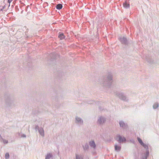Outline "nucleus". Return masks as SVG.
<instances>
[{
	"label": "nucleus",
	"instance_id": "1",
	"mask_svg": "<svg viewBox=\"0 0 159 159\" xmlns=\"http://www.w3.org/2000/svg\"><path fill=\"white\" fill-rule=\"evenodd\" d=\"M106 79H101L100 83L103 86L108 87H110L113 82V75L111 72H108L106 75Z\"/></svg>",
	"mask_w": 159,
	"mask_h": 159
},
{
	"label": "nucleus",
	"instance_id": "2",
	"mask_svg": "<svg viewBox=\"0 0 159 159\" xmlns=\"http://www.w3.org/2000/svg\"><path fill=\"white\" fill-rule=\"evenodd\" d=\"M137 139L138 142L140 143L141 145L143 146L145 149H146L147 150L146 152L144 154V156H143L142 159H147V157L148 156L149 154V152L148 150V145L144 143L142 140L140 138H138Z\"/></svg>",
	"mask_w": 159,
	"mask_h": 159
},
{
	"label": "nucleus",
	"instance_id": "3",
	"mask_svg": "<svg viewBox=\"0 0 159 159\" xmlns=\"http://www.w3.org/2000/svg\"><path fill=\"white\" fill-rule=\"evenodd\" d=\"M116 95L120 99L124 101L127 100L126 97L122 93L118 92L116 93Z\"/></svg>",
	"mask_w": 159,
	"mask_h": 159
},
{
	"label": "nucleus",
	"instance_id": "4",
	"mask_svg": "<svg viewBox=\"0 0 159 159\" xmlns=\"http://www.w3.org/2000/svg\"><path fill=\"white\" fill-rule=\"evenodd\" d=\"M35 129L36 130H38L39 134L42 137H43L44 136V132L43 128H39L38 125H37L35 127Z\"/></svg>",
	"mask_w": 159,
	"mask_h": 159
},
{
	"label": "nucleus",
	"instance_id": "5",
	"mask_svg": "<svg viewBox=\"0 0 159 159\" xmlns=\"http://www.w3.org/2000/svg\"><path fill=\"white\" fill-rule=\"evenodd\" d=\"M115 139L120 143L125 142L126 141V139L125 137H122L119 134L116 136Z\"/></svg>",
	"mask_w": 159,
	"mask_h": 159
},
{
	"label": "nucleus",
	"instance_id": "6",
	"mask_svg": "<svg viewBox=\"0 0 159 159\" xmlns=\"http://www.w3.org/2000/svg\"><path fill=\"white\" fill-rule=\"evenodd\" d=\"M75 123L79 125H83V120L80 117L76 116L75 118Z\"/></svg>",
	"mask_w": 159,
	"mask_h": 159
},
{
	"label": "nucleus",
	"instance_id": "7",
	"mask_svg": "<svg viewBox=\"0 0 159 159\" xmlns=\"http://www.w3.org/2000/svg\"><path fill=\"white\" fill-rule=\"evenodd\" d=\"M105 118L102 116H100L98 119V123L100 125H102L105 123Z\"/></svg>",
	"mask_w": 159,
	"mask_h": 159
},
{
	"label": "nucleus",
	"instance_id": "8",
	"mask_svg": "<svg viewBox=\"0 0 159 159\" xmlns=\"http://www.w3.org/2000/svg\"><path fill=\"white\" fill-rule=\"evenodd\" d=\"M120 41L122 44H126L127 43V40L126 38L124 36H120L119 38Z\"/></svg>",
	"mask_w": 159,
	"mask_h": 159
},
{
	"label": "nucleus",
	"instance_id": "9",
	"mask_svg": "<svg viewBox=\"0 0 159 159\" xmlns=\"http://www.w3.org/2000/svg\"><path fill=\"white\" fill-rule=\"evenodd\" d=\"M119 124L121 127H122L124 129H127V124H125L123 121H120L119 122Z\"/></svg>",
	"mask_w": 159,
	"mask_h": 159
},
{
	"label": "nucleus",
	"instance_id": "10",
	"mask_svg": "<svg viewBox=\"0 0 159 159\" xmlns=\"http://www.w3.org/2000/svg\"><path fill=\"white\" fill-rule=\"evenodd\" d=\"M52 157L53 155L51 153H48L45 156V159H52Z\"/></svg>",
	"mask_w": 159,
	"mask_h": 159
},
{
	"label": "nucleus",
	"instance_id": "11",
	"mask_svg": "<svg viewBox=\"0 0 159 159\" xmlns=\"http://www.w3.org/2000/svg\"><path fill=\"white\" fill-rule=\"evenodd\" d=\"M89 145L90 147L93 148L95 149L96 148V144L94 141H91L89 142Z\"/></svg>",
	"mask_w": 159,
	"mask_h": 159
},
{
	"label": "nucleus",
	"instance_id": "12",
	"mask_svg": "<svg viewBox=\"0 0 159 159\" xmlns=\"http://www.w3.org/2000/svg\"><path fill=\"white\" fill-rule=\"evenodd\" d=\"M115 149L116 151H119L121 149V146L116 144L115 146Z\"/></svg>",
	"mask_w": 159,
	"mask_h": 159
},
{
	"label": "nucleus",
	"instance_id": "13",
	"mask_svg": "<svg viewBox=\"0 0 159 159\" xmlns=\"http://www.w3.org/2000/svg\"><path fill=\"white\" fill-rule=\"evenodd\" d=\"M75 159H83V156L80 154H76Z\"/></svg>",
	"mask_w": 159,
	"mask_h": 159
},
{
	"label": "nucleus",
	"instance_id": "14",
	"mask_svg": "<svg viewBox=\"0 0 159 159\" xmlns=\"http://www.w3.org/2000/svg\"><path fill=\"white\" fill-rule=\"evenodd\" d=\"M123 6L125 8H129L130 6L129 4L127 3L126 2L123 3Z\"/></svg>",
	"mask_w": 159,
	"mask_h": 159
},
{
	"label": "nucleus",
	"instance_id": "15",
	"mask_svg": "<svg viewBox=\"0 0 159 159\" xmlns=\"http://www.w3.org/2000/svg\"><path fill=\"white\" fill-rule=\"evenodd\" d=\"M59 38L60 39H62L65 38V36H64V34L62 33L60 34L59 36Z\"/></svg>",
	"mask_w": 159,
	"mask_h": 159
},
{
	"label": "nucleus",
	"instance_id": "16",
	"mask_svg": "<svg viewBox=\"0 0 159 159\" xmlns=\"http://www.w3.org/2000/svg\"><path fill=\"white\" fill-rule=\"evenodd\" d=\"M159 104L157 102H156L154 104L153 106V108L154 109H156L158 108L159 107Z\"/></svg>",
	"mask_w": 159,
	"mask_h": 159
},
{
	"label": "nucleus",
	"instance_id": "17",
	"mask_svg": "<svg viewBox=\"0 0 159 159\" xmlns=\"http://www.w3.org/2000/svg\"><path fill=\"white\" fill-rule=\"evenodd\" d=\"M62 7L61 4H57L56 6V8L57 9L60 10L62 8Z\"/></svg>",
	"mask_w": 159,
	"mask_h": 159
},
{
	"label": "nucleus",
	"instance_id": "18",
	"mask_svg": "<svg viewBox=\"0 0 159 159\" xmlns=\"http://www.w3.org/2000/svg\"><path fill=\"white\" fill-rule=\"evenodd\" d=\"M83 148L84 150H87L89 148V146L88 144L86 143L84 146H83Z\"/></svg>",
	"mask_w": 159,
	"mask_h": 159
},
{
	"label": "nucleus",
	"instance_id": "19",
	"mask_svg": "<svg viewBox=\"0 0 159 159\" xmlns=\"http://www.w3.org/2000/svg\"><path fill=\"white\" fill-rule=\"evenodd\" d=\"M18 135L19 136H20L22 138H25L26 137V136L25 134H22L20 133H18Z\"/></svg>",
	"mask_w": 159,
	"mask_h": 159
},
{
	"label": "nucleus",
	"instance_id": "20",
	"mask_svg": "<svg viewBox=\"0 0 159 159\" xmlns=\"http://www.w3.org/2000/svg\"><path fill=\"white\" fill-rule=\"evenodd\" d=\"M2 139L3 143L4 144H7L8 143V141L7 140L4 139Z\"/></svg>",
	"mask_w": 159,
	"mask_h": 159
},
{
	"label": "nucleus",
	"instance_id": "21",
	"mask_svg": "<svg viewBox=\"0 0 159 159\" xmlns=\"http://www.w3.org/2000/svg\"><path fill=\"white\" fill-rule=\"evenodd\" d=\"M9 157V154L8 153H7L5 154V158L6 159H8Z\"/></svg>",
	"mask_w": 159,
	"mask_h": 159
},
{
	"label": "nucleus",
	"instance_id": "22",
	"mask_svg": "<svg viewBox=\"0 0 159 159\" xmlns=\"http://www.w3.org/2000/svg\"><path fill=\"white\" fill-rule=\"evenodd\" d=\"M11 1H11V0H8V2L9 3H10L11 2Z\"/></svg>",
	"mask_w": 159,
	"mask_h": 159
},
{
	"label": "nucleus",
	"instance_id": "23",
	"mask_svg": "<svg viewBox=\"0 0 159 159\" xmlns=\"http://www.w3.org/2000/svg\"><path fill=\"white\" fill-rule=\"evenodd\" d=\"M12 0H11V1H12Z\"/></svg>",
	"mask_w": 159,
	"mask_h": 159
}]
</instances>
